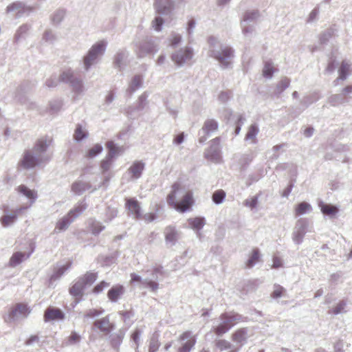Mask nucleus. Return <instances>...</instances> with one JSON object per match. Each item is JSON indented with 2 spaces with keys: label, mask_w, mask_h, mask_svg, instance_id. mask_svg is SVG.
Instances as JSON below:
<instances>
[{
  "label": "nucleus",
  "mask_w": 352,
  "mask_h": 352,
  "mask_svg": "<svg viewBox=\"0 0 352 352\" xmlns=\"http://www.w3.org/2000/svg\"><path fill=\"white\" fill-rule=\"evenodd\" d=\"M52 142L51 138L45 137L36 140L32 149L26 150L19 164L25 169L33 168L50 160L47 150Z\"/></svg>",
  "instance_id": "obj_1"
},
{
  "label": "nucleus",
  "mask_w": 352,
  "mask_h": 352,
  "mask_svg": "<svg viewBox=\"0 0 352 352\" xmlns=\"http://www.w3.org/2000/svg\"><path fill=\"white\" fill-rule=\"evenodd\" d=\"M166 199L169 206L182 213L190 211L195 204L192 192L190 190L186 192L179 183L173 184Z\"/></svg>",
  "instance_id": "obj_2"
},
{
  "label": "nucleus",
  "mask_w": 352,
  "mask_h": 352,
  "mask_svg": "<svg viewBox=\"0 0 352 352\" xmlns=\"http://www.w3.org/2000/svg\"><path fill=\"white\" fill-rule=\"evenodd\" d=\"M209 44L208 55L216 59L222 69L228 68L230 65V59L234 57V50L230 46H223L218 39L211 36L208 39Z\"/></svg>",
  "instance_id": "obj_3"
},
{
  "label": "nucleus",
  "mask_w": 352,
  "mask_h": 352,
  "mask_svg": "<svg viewBox=\"0 0 352 352\" xmlns=\"http://www.w3.org/2000/svg\"><path fill=\"white\" fill-rule=\"evenodd\" d=\"M107 45L105 40L100 41L94 44L83 57V65L85 71L89 70L91 67L97 63L98 59L104 54Z\"/></svg>",
  "instance_id": "obj_4"
},
{
  "label": "nucleus",
  "mask_w": 352,
  "mask_h": 352,
  "mask_svg": "<svg viewBox=\"0 0 352 352\" xmlns=\"http://www.w3.org/2000/svg\"><path fill=\"white\" fill-rule=\"evenodd\" d=\"M242 316L235 312H225L220 315V323L214 327V332L218 336L228 332L234 325V322L241 320Z\"/></svg>",
  "instance_id": "obj_5"
},
{
  "label": "nucleus",
  "mask_w": 352,
  "mask_h": 352,
  "mask_svg": "<svg viewBox=\"0 0 352 352\" xmlns=\"http://www.w3.org/2000/svg\"><path fill=\"white\" fill-rule=\"evenodd\" d=\"M33 86L34 85L30 82L24 81L17 87L14 96V98L16 102L21 104H26L28 107L31 109H36L37 105L35 102L28 101L26 93L30 90Z\"/></svg>",
  "instance_id": "obj_6"
},
{
  "label": "nucleus",
  "mask_w": 352,
  "mask_h": 352,
  "mask_svg": "<svg viewBox=\"0 0 352 352\" xmlns=\"http://www.w3.org/2000/svg\"><path fill=\"white\" fill-rule=\"evenodd\" d=\"M59 81L69 84L72 87L73 91L77 94H80L83 91L82 80L80 78H76L71 69L63 72L60 75Z\"/></svg>",
  "instance_id": "obj_7"
},
{
  "label": "nucleus",
  "mask_w": 352,
  "mask_h": 352,
  "mask_svg": "<svg viewBox=\"0 0 352 352\" xmlns=\"http://www.w3.org/2000/svg\"><path fill=\"white\" fill-rule=\"evenodd\" d=\"M135 46V54L139 58H142L149 54H153L158 50L155 43L148 38L136 43Z\"/></svg>",
  "instance_id": "obj_8"
},
{
  "label": "nucleus",
  "mask_w": 352,
  "mask_h": 352,
  "mask_svg": "<svg viewBox=\"0 0 352 352\" xmlns=\"http://www.w3.org/2000/svg\"><path fill=\"white\" fill-rule=\"evenodd\" d=\"M308 226L309 222L305 218H300L296 221L292 233V240L294 243L300 245L302 243Z\"/></svg>",
  "instance_id": "obj_9"
},
{
  "label": "nucleus",
  "mask_w": 352,
  "mask_h": 352,
  "mask_svg": "<svg viewBox=\"0 0 352 352\" xmlns=\"http://www.w3.org/2000/svg\"><path fill=\"white\" fill-rule=\"evenodd\" d=\"M30 313V310L26 305L18 303L10 311L8 315L4 317V320L6 322H11L21 318H26Z\"/></svg>",
  "instance_id": "obj_10"
},
{
  "label": "nucleus",
  "mask_w": 352,
  "mask_h": 352,
  "mask_svg": "<svg viewBox=\"0 0 352 352\" xmlns=\"http://www.w3.org/2000/svg\"><path fill=\"white\" fill-rule=\"evenodd\" d=\"M193 56V51L191 47L180 48L171 54V60L177 67L183 66L187 60Z\"/></svg>",
  "instance_id": "obj_11"
},
{
  "label": "nucleus",
  "mask_w": 352,
  "mask_h": 352,
  "mask_svg": "<svg viewBox=\"0 0 352 352\" xmlns=\"http://www.w3.org/2000/svg\"><path fill=\"white\" fill-rule=\"evenodd\" d=\"M205 157L214 162H218L220 160L221 146L219 137H217L210 141V147L205 152Z\"/></svg>",
  "instance_id": "obj_12"
},
{
  "label": "nucleus",
  "mask_w": 352,
  "mask_h": 352,
  "mask_svg": "<svg viewBox=\"0 0 352 352\" xmlns=\"http://www.w3.org/2000/svg\"><path fill=\"white\" fill-rule=\"evenodd\" d=\"M166 245L170 248L176 245L181 237V232L175 226H166L164 231Z\"/></svg>",
  "instance_id": "obj_13"
},
{
  "label": "nucleus",
  "mask_w": 352,
  "mask_h": 352,
  "mask_svg": "<svg viewBox=\"0 0 352 352\" xmlns=\"http://www.w3.org/2000/svg\"><path fill=\"white\" fill-rule=\"evenodd\" d=\"M65 313L59 308L50 306L44 311L43 318L45 322L60 321L65 319Z\"/></svg>",
  "instance_id": "obj_14"
},
{
  "label": "nucleus",
  "mask_w": 352,
  "mask_h": 352,
  "mask_svg": "<svg viewBox=\"0 0 352 352\" xmlns=\"http://www.w3.org/2000/svg\"><path fill=\"white\" fill-rule=\"evenodd\" d=\"M131 283H140L143 288H148L151 292H156L159 288V283L153 280H148V278H142L141 276L132 273L131 274Z\"/></svg>",
  "instance_id": "obj_15"
},
{
  "label": "nucleus",
  "mask_w": 352,
  "mask_h": 352,
  "mask_svg": "<svg viewBox=\"0 0 352 352\" xmlns=\"http://www.w3.org/2000/svg\"><path fill=\"white\" fill-rule=\"evenodd\" d=\"M154 6L158 14L168 15L174 8V1L173 0H155Z\"/></svg>",
  "instance_id": "obj_16"
},
{
  "label": "nucleus",
  "mask_w": 352,
  "mask_h": 352,
  "mask_svg": "<svg viewBox=\"0 0 352 352\" xmlns=\"http://www.w3.org/2000/svg\"><path fill=\"white\" fill-rule=\"evenodd\" d=\"M98 329L101 332L109 334L115 328V325L110 322L109 316H107L99 320H96L93 323V329Z\"/></svg>",
  "instance_id": "obj_17"
},
{
  "label": "nucleus",
  "mask_w": 352,
  "mask_h": 352,
  "mask_svg": "<svg viewBox=\"0 0 352 352\" xmlns=\"http://www.w3.org/2000/svg\"><path fill=\"white\" fill-rule=\"evenodd\" d=\"M125 206L134 219H138L142 217V209L137 199L135 198L126 199Z\"/></svg>",
  "instance_id": "obj_18"
},
{
  "label": "nucleus",
  "mask_w": 352,
  "mask_h": 352,
  "mask_svg": "<svg viewBox=\"0 0 352 352\" xmlns=\"http://www.w3.org/2000/svg\"><path fill=\"white\" fill-rule=\"evenodd\" d=\"M125 293V287L117 284L112 286L107 292V297L111 302H117Z\"/></svg>",
  "instance_id": "obj_19"
},
{
  "label": "nucleus",
  "mask_w": 352,
  "mask_h": 352,
  "mask_svg": "<svg viewBox=\"0 0 352 352\" xmlns=\"http://www.w3.org/2000/svg\"><path fill=\"white\" fill-rule=\"evenodd\" d=\"M145 164L142 161H135L129 168L128 172L131 179H138L142 177Z\"/></svg>",
  "instance_id": "obj_20"
},
{
  "label": "nucleus",
  "mask_w": 352,
  "mask_h": 352,
  "mask_svg": "<svg viewBox=\"0 0 352 352\" xmlns=\"http://www.w3.org/2000/svg\"><path fill=\"white\" fill-rule=\"evenodd\" d=\"M189 228L196 232L197 237L201 236V230L206 224V219L204 217H196L188 219Z\"/></svg>",
  "instance_id": "obj_21"
},
{
  "label": "nucleus",
  "mask_w": 352,
  "mask_h": 352,
  "mask_svg": "<svg viewBox=\"0 0 352 352\" xmlns=\"http://www.w3.org/2000/svg\"><path fill=\"white\" fill-rule=\"evenodd\" d=\"M72 263L70 262H67L64 265H57L54 268V272L50 278V285L52 284L53 281H56L58 280L65 272L71 267Z\"/></svg>",
  "instance_id": "obj_22"
},
{
  "label": "nucleus",
  "mask_w": 352,
  "mask_h": 352,
  "mask_svg": "<svg viewBox=\"0 0 352 352\" xmlns=\"http://www.w3.org/2000/svg\"><path fill=\"white\" fill-rule=\"evenodd\" d=\"M25 209V208L21 207L16 209L13 213L6 212L0 219L2 226L7 227L14 223L16 221L18 214Z\"/></svg>",
  "instance_id": "obj_23"
},
{
  "label": "nucleus",
  "mask_w": 352,
  "mask_h": 352,
  "mask_svg": "<svg viewBox=\"0 0 352 352\" xmlns=\"http://www.w3.org/2000/svg\"><path fill=\"white\" fill-rule=\"evenodd\" d=\"M27 6L23 2L15 1L7 6V12H16V17H21L27 10Z\"/></svg>",
  "instance_id": "obj_24"
},
{
  "label": "nucleus",
  "mask_w": 352,
  "mask_h": 352,
  "mask_svg": "<svg viewBox=\"0 0 352 352\" xmlns=\"http://www.w3.org/2000/svg\"><path fill=\"white\" fill-rule=\"evenodd\" d=\"M91 188V185L89 182H85L82 180L75 181L71 186V190L76 195H80L87 190Z\"/></svg>",
  "instance_id": "obj_25"
},
{
  "label": "nucleus",
  "mask_w": 352,
  "mask_h": 352,
  "mask_svg": "<svg viewBox=\"0 0 352 352\" xmlns=\"http://www.w3.org/2000/svg\"><path fill=\"white\" fill-rule=\"evenodd\" d=\"M74 221V218L68 213L60 218L56 223V228L54 230V232H59L65 231L68 228L69 225Z\"/></svg>",
  "instance_id": "obj_26"
},
{
  "label": "nucleus",
  "mask_w": 352,
  "mask_h": 352,
  "mask_svg": "<svg viewBox=\"0 0 352 352\" xmlns=\"http://www.w3.org/2000/svg\"><path fill=\"white\" fill-rule=\"evenodd\" d=\"M30 256V253L26 254L22 252H14L10 258L8 266L11 267H15L21 264L23 261L28 258Z\"/></svg>",
  "instance_id": "obj_27"
},
{
  "label": "nucleus",
  "mask_w": 352,
  "mask_h": 352,
  "mask_svg": "<svg viewBox=\"0 0 352 352\" xmlns=\"http://www.w3.org/2000/svg\"><path fill=\"white\" fill-rule=\"evenodd\" d=\"M86 287L82 279L78 280L69 288V294L75 298H82Z\"/></svg>",
  "instance_id": "obj_28"
},
{
  "label": "nucleus",
  "mask_w": 352,
  "mask_h": 352,
  "mask_svg": "<svg viewBox=\"0 0 352 352\" xmlns=\"http://www.w3.org/2000/svg\"><path fill=\"white\" fill-rule=\"evenodd\" d=\"M129 56V52L126 50H118L114 56L113 65L116 68L118 69L120 72L123 69V61Z\"/></svg>",
  "instance_id": "obj_29"
},
{
  "label": "nucleus",
  "mask_w": 352,
  "mask_h": 352,
  "mask_svg": "<svg viewBox=\"0 0 352 352\" xmlns=\"http://www.w3.org/2000/svg\"><path fill=\"white\" fill-rule=\"evenodd\" d=\"M219 123L214 119H207L201 129V131L207 135H210L213 132L217 131Z\"/></svg>",
  "instance_id": "obj_30"
},
{
  "label": "nucleus",
  "mask_w": 352,
  "mask_h": 352,
  "mask_svg": "<svg viewBox=\"0 0 352 352\" xmlns=\"http://www.w3.org/2000/svg\"><path fill=\"white\" fill-rule=\"evenodd\" d=\"M125 335L124 331L120 329L117 333L109 336V342L111 346L116 351L120 348Z\"/></svg>",
  "instance_id": "obj_31"
},
{
  "label": "nucleus",
  "mask_w": 352,
  "mask_h": 352,
  "mask_svg": "<svg viewBox=\"0 0 352 352\" xmlns=\"http://www.w3.org/2000/svg\"><path fill=\"white\" fill-rule=\"evenodd\" d=\"M148 94L147 91L143 92L138 98L137 104L135 107H129L128 113L131 114L132 111L136 110L138 111H142L147 104V98Z\"/></svg>",
  "instance_id": "obj_32"
},
{
  "label": "nucleus",
  "mask_w": 352,
  "mask_h": 352,
  "mask_svg": "<svg viewBox=\"0 0 352 352\" xmlns=\"http://www.w3.org/2000/svg\"><path fill=\"white\" fill-rule=\"evenodd\" d=\"M320 98V96L318 92H313L305 97L300 100V104L302 107V111L307 109L311 104L317 102Z\"/></svg>",
  "instance_id": "obj_33"
},
{
  "label": "nucleus",
  "mask_w": 352,
  "mask_h": 352,
  "mask_svg": "<svg viewBox=\"0 0 352 352\" xmlns=\"http://www.w3.org/2000/svg\"><path fill=\"white\" fill-rule=\"evenodd\" d=\"M248 328H241L234 331L232 334V340L236 343L243 344L248 339Z\"/></svg>",
  "instance_id": "obj_34"
},
{
  "label": "nucleus",
  "mask_w": 352,
  "mask_h": 352,
  "mask_svg": "<svg viewBox=\"0 0 352 352\" xmlns=\"http://www.w3.org/2000/svg\"><path fill=\"white\" fill-rule=\"evenodd\" d=\"M143 84V77L142 75L137 74L135 75L129 84V88L127 89V92L130 94H133L136 90L140 89Z\"/></svg>",
  "instance_id": "obj_35"
},
{
  "label": "nucleus",
  "mask_w": 352,
  "mask_h": 352,
  "mask_svg": "<svg viewBox=\"0 0 352 352\" xmlns=\"http://www.w3.org/2000/svg\"><path fill=\"white\" fill-rule=\"evenodd\" d=\"M258 132L259 129L256 123L250 124L245 136V141L252 140V143L256 144L258 142L256 136L258 134Z\"/></svg>",
  "instance_id": "obj_36"
},
{
  "label": "nucleus",
  "mask_w": 352,
  "mask_h": 352,
  "mask_svg": "<svg viewBox=\"0 0 352 352\" xmlns=\"http://www.w3.org/2000/svg\"><path fill=\"white\" fill-rule=\"evenodd\" d=\"M18 190L19 193L29 199L31 204L34 203L37 198L36 192L25 185L19 186L18 187Z\"/></svg>",
  "instance_id": "obj_37"
},
{
  "label": "nucleus",
  "mask_w": 352,
  "mask_h": 352,
  "mask_svg": "<svg viewBox=\"0 0 352 352\" xmlns=\"http://www.w3.org/2000/svg\"><path fill=\"white\" fill-rule=\"evenodd\" d=\"M87 208V204L85 202L84 200L80 201L78 203V205L76 206L74 208L70 210L68 212V214L74 218L76 219L79 217L86 209Z\"/></svg>",
  "instance_id": "obj_38"
},
{
  "label": "nucleus",
  "mask_w": 352,
  "mask_h": 352,
  "mask_svg": "<svg viewBox=\"0 0 352 352\" xmlns=\"http://www.w3.org/2000/svg\"><path fill=\"white\" fill-rule=\"evenodd\" d=\"M159 339L160 333L157 331H155L149 340L148 352H156L159 349L161 345Z\"/></svg>",
  "instance_id": "obj_39"
},
{
  "label": "nucleus",
  "mask_w": 352,
  "mask_h": 352,
  "mask_svg": "<svg viewBox=\"0 0 352 352\" xmlns=\"http://www.w3.org/2000/svg\"><path fill=\"white\" fill-rule=\"evenodd\" d=\"M106 146L108 149L107 157L109 158L114 159V157L119 154L121 148L119 147L113 140H109L107 142Z\"/></svg>",
  "instance_id": "obj_40"
},
{
  "label": "nucleus",
  "mask_w": 352,
  "mask_h": 352,
  "mask_svg": "<svg viewBox=\"0 0 352 352\" xmlns=\"http://www.w3.org/2000/svg\"><path fill=\"white\" fill-rule=\"evenodd\" d=\"M319 206L320 208L321 212L324 214L328 215L329 217H334L338 212L337 207L330 204H324L322 201L319 203Z\"/></svg>",
  "instance_id": "obj_41"
},
{
  "label": "nucleus",
  "mask_w": 352,
  "mask_h": 352,
  "mask_svg": "<svg viewBox=\"0 0 352 352\" xmlns=\"http://www.w3.org/2000/svg\"><path fill=\"white\" fill-rule=\"evenodd\" d=\"M312 210L311 206L306 201H302L298 203L295 208L296 214L300 216L307 213L310 212Z\"/></svg>",
  "instance_id": "obj_42"
},
{
  "label": "nucleus",
  "mask_w": 352,
  "mask_h": 352,
  "mask_svg": "<svg viewBox=\"0 0 352 352\" xmlns=\"http://www.w3.org/2000/svg\"><path fill=\"white\" fill-rule=\"evenodd\" d=\"M260 252L259 250L256 248L252 250L251 255L245 263L246 268H252L259 261L260 259Z\"/></svg>",
  "instance_id": "obj_43"
},
{
  "label": "nucleus",
  "mask_w": 352,
  "mask_h": 352,
  "mask_svg": "<svg viewBox=\"0 0 352 352\" xmlns=\"http://www.w3.org/2000/svg\"><path fill=\"white\" fill-rule=\"evenodd\" d=\"M259 16V12L257 10H248L243 16L242 24L254 22Z\"/></svg>",
  "instance_id": "obj_44"
},
{
  "label": "nucleus",
  "mask_w": 352,
  "mask_h": 352,
  "mask_svg": "<svg viewBox=\"0 0 352 352\" xmlns=\"http://www.w3.org/2000/svg\"><path fill=\"white\" fill-rule=\"evenodd\" d=\"M349 67L350 65L346 62L342 61L338 69L339 76L335 80V81L346 80L349 76Z\"/></svg>",
  "instance_id": "obj_45"
},
{
  "label": "nucleus",
  "mask_w": 352,
  "mask_h": 352,
  "mask_svg": "<svg viewBox=\"0 0 352 352\" xmlns=\"http://www.w3.org/2000/svg\"><path fill=\"white\" fill-rule=\"evenodd\" d=\"M335 34V29L330 28L322 32L319 36V41L321 45H326L330 38H331Z\"/></svg>",
  "instance_id": "obj_46"
},
{
  "label": "nucleus",
  "mask_w": 352,
  "mask_h": 352,
  "mask_svg": "<svg viewBox=\"0 0 352 352\" xmlns=\"http://www.w3.org/2000/svg\"><path fill=\"white\" fill-rule=\"evenodd\" d=\"M30 29V26L28 24H23L21 25L18 30H16V32L14 34V42L17 43L19 41L21 38H24L27 34L28 31Z\"/></svg>",
  "instance_id": "obj_47"
},
{
  "label": "nucleus",
  "mask_w": 352,
  "mask_h": 352,
  "mask_svg": "<svg viewBox=\"0 0 352 352\" xmlns=\"http://www.w3.org/2000/svg\"><path fill=\"white\" fill-rule=\"evenodd\" d=\"M290 85V79L287 77L282 78L276 85L275 94L277 96L280 95Z\"/></svg>",
  "instance_id": "obj_48"
},
{
  "label": "nucleus",
  "mask_w": 352,
  "mask_h": 352,
  "mask_svg": "<svg viewBox=\"0 0 352 352\" xmlns=\"http://www.w3.org/2000/svg\"><path fill=\"white\" fill-rule=\"evenodd\" d=\"M196 338L190 339L182 342L181 346L177 349V352H190L196 344Z\"/></svg>",
  "instance_id": "obj_49"
},
{
  "label": "nucleus",
  "mask_w": 352,
  "mask_h": 352,
  "mask_svg": "<svg viewBox=\"0 0 352 352\" xmlns=\"http://www.w3.org/2000/svg\"><path fill=\"white\" fill-rule=\"evenodd\" d=\"M226 196V194L223 190H217L213 192L212 200L215 204L219 205L224 201Z\"/></svg>",
  "instance_id": "obj_50"
},
{
  "label": "nucleus",
  "mask_w": 352,
  "mask_h": 352,
  "mask_svg": "<svg viewBox=\"0 0 352 352\" xmlns=\"http://www.w3.org/2000/svg\"><path fill=\"white\" fill-rule=\"evenodd\" d=\"M65 15V10L64 9H58L54 12L52 16V22L54 25L60 24L63 20Z\"/></svg>",
  "instance_id": "obj_51"
},
{
  "label": "nucleus",
  "mask_w": 352,
  "mask_h": 352,
  "mask_svg": "<svg viewBox=\"0 0 352 352\" xmlns=\"http://www.w3.org/2000/svg\"><path fill=\"white\" fill-rule=\"evenodd\" d=\"M103 151V147L100 144H95L92 148L87 152L86 157L88 158H94L98 156Z\"/></svg>",
  "instance_id": "obj_52"
},
{
  "label": "nucleus",
  "mask_w": 352,
  "mask_h": 352,
  "mask_svg": "<svg viewBox=\"0 0 352 352\" xmlns=\"http://www.w3.org/2000/svg\"><path fill=\"white\" fill-rule=\"evenodd\" d=\"M90 228L91 233L96 236L98 235L102 230H104L105 226H102V223L95 219L92 220L90 223Z\"/></svg>",
  "instance_id": "obj_53"
},
{
  "label": "nucleus",
  "mask_w": 352,
  "mask_h": 352,
  "mask_svg": "<svg viewBox=\"0 0 352 352\" xmlns=\"http://www.w3.org/2000/svg\"><path fill=\"white\" fill-rule=\"evenodd\" d=\"M97 278V274L94 272H87L83 276L78 279H82L85 283V286L92 285Z\"/></svg>",
  "instance_id": "obj_54"
},
{
  "label": "nucleus",
  "mask_w": 352,
  "mask_h": 352,
  "mask_svg": "<svg viewBox=\"0 0 352 352\" xmlns=\"http://www.w3.org/2000/svg\"><path fill=\"white\" fill-rule=\"evenodd\" d=\"M274 73L273 63L271 61H266L263 69V75L266 78H272Z\"/></svg>",
  "instance_id": "obj_55"
},
{
  "label": "nucleus",
  "mask_w": 352,
  "mask_h": 352,
  "mask_svg": "<svg viewBox=\"0 0 352 352\" xmlns=\"http://www.w3.org/2000/svg\"><path fill=\"white\" fill-rule=\"evenodd\" d=\"M346 300H341L333 309L329 311V314H333L336 316L342 312H346L344 309L346 308Z\"/></svg>",
  "instance_id": "obj_56"
},
{
  "label": "nucleus",
  "mask_w": 352,
  "mask_h": 352,
  "mask_svg": "<svg viewBox=\"0 0 352 352\" xmlns=\"http://www.w3.org/2000/svg\"><path fill=\"white\" fill-rule=\"evenodd\" d=\"M87 136V134L86 131H83L82 127L80 124H78L76 126V128L75 129V132L74 134V139L79 142L83 140L85 138H86Z\"/></svg>",
  "instance_id": "obj_57"
},
{
  "label": "nucleus",
  "mask_w": 352,
  "mask_h": 352,
  "mask_svg": "<svg viewBox=\"0 0 352 352\" xmlns=\"http://www.w3.org/2000/svg\"><path fill=\"white\" fill-rule=\"evenodd\" d=\"M81 340L80 335L75 331L71 332V334L67 338L65 344L67 346L75 345L78 344Z\"/></svg>",
  "instance_id": "obj_58"
},
{
  "label": "nucleus",
  "mask_w": 352,
  "mask_h": 352,
  "mask_svg": "<svg viewBox=\"0 0 352 352\" xmlns=\"http://www.w3.org/2000/svg\"><path fill=\"white\" fill-rule=\"evenodd\" d=\"M103 312H104L103 309H101L100 310H98L96 309H90L85 313L84 320L85 321L86 320L94 319V318L102 315L103 314Z\"/></svg>",
  "instance_id": "obj_59"
},
{
  "label": "nucleus",
  "mask_w": 352,
  "mask_h": 352,
  "mask_svg": "<svg viewBox=\"0 0 352 352\" xmlns=\"http://www.w3.org/2000/svg\"><path fill=\"white\" fill-rule=\"evenodd\" d=\"M344 101L345 100L342 94H333L329 98V103L333 107H336L340 104H342Z\"/></svg>",
  "instance_id": "obj_60"
},
{
  "label": "nucleus",
  "mask_w": 352,
  "mask_h": 352,
  "mask_svg": "<svg viewBox=\"0 0 352 352\" xmlns=\"http://www.w3.org/2000/svg\"><path fill=\"white\" fill-rule=\"evenodd\" d=\"M259 195H256L250 198L246 199L243 201V205L248 208H250L252 210L255 209L258 204Z\"/></svg>",
  "instance_id": "obj_61"
},
{
  "label": "nucleus",
  "mask_w": 352,
  "mask_h": 352,
  "mask_svg": "<svg viewBox=\"0 0 352 352\" xmlns=\"http://www.w3.org/2000/svg\"><path fill=\"white\" fill-rule=\"evenodd\" d=\"M63 102L60 99L53 100L50 102V113H57L62 107Z\"/></svg>",
  "instance_id": "obj_62"
},
{
  "label": "nucleus",
  "mask_w": 352,
  "mask_h": 352,
  "mask_svg": "<svg viewBox=\"0 0 352 352\" xmlns=\"http://www.w3.org/2000/svg\"><path fill=\"white\" fill-rule=\"evenodd\" d=\"M164 274V271L163 270V267L162 265H158L155 267L151 272V278H148V280H153L157 282L158 280V276H163Z\"/></svg>",
  "instance_id": "obj_63"
},
{
  "label": "nucleus",
  "mask_w": 352,
  "mask_h": 352,
  "mask_svg": "<svg viewBox=\"0 0 352 352\" xmlns=\"http://www.w3.org/2000/svg\"><path fill=\"white\" fill-rule=\"evenodd\" d=\"M42 40L52 44L56 40V36L52 30H46L43 34Z\"/></svg>",
  "instance_id": "obj_64"
}]
</instances>
